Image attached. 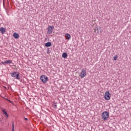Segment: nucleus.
I'll use <instances>...</instances> for the list:
<instances>
[{"label": "nucleus", "mask_w": 131, "mask_h": 131, "mask_svg": "<svg viewBox=\"0 0 131 131\" xmlns=\"http://www.w3.org/2000/svg\"><path fill=\"white\" fill-rule=\"evenodd\" d=\"M65 36H66V39H68V40H69V39L71 38V36L70 35V34L68 33L66 34Z\"/></svg>", "instance_id": "0eeeda50"}, {"label": "nucleus", "mask_w": 131, "mask_h": 131, "mask_svg": "<svg viewBox=\"0 0 131 131\" xmlns=\"http://www.w3.org/2000/svg\"><path fill=\"white\" fill-rule=\"evenodd\" d=\"M5 64H12V60H6L5 61Z\"/></svg>", "instance_id": "ddd939ff"}, {"label": "nucleus", "mask_w": 131, "mask_h": 131, "mask_svg": "<svg viewBox=\"0 0 131 131\" xmlns=\"http://www.w3.org/2000/svg\"><path fill=\"white\" fill-rule=\"evenodd\" d=\"M101 118L104 121L108 120V118H109V112L106 111L103 112L101 115Z\"/></svg>", "instance_id": "f257e3e1"}, {"label": "nucleus", "mask_w": 131, "mask_h": 131, "mask_svg": "<svg viewBox=\"0 0 131 131\" xmlns=\"http://www.w3.org/2000/svg\"><path fill=\"white\" fill-rule=\"evenodd\" d=\"M45 47L49 48V47H52V43L51 42H48L45 43Z\"/></svg>", "instance_id": "9d476101"}, {"label": "nucleus", "mask_w": 131, "mask_h": 131, "mask_svg": "<svg viewBox=\"0 0 131 131\" xmlns=\"http://www.w3.org/2000/svg\"><path fill=\"white\" fill-rule=\"evenodd\" d=\"M13 37H14V38H15L16 39L19 38V34H18V33H13Z\"/></svg>", "instance_id": "1a4fd4ad"}, {"label": "nucleus", "mask_w": 131, "mask_h": 131, "mask_svg": "<svg viewBox=\"0 0 131 131\" xmlns=\"http://www.w3.org/2000/svg\"><path fill=\"white\" fill-rule=\"evenodd\" d=\"M53 106L54 107V108H57V103H54Z\"/></svg>", "instance_id": "2eb2a0df"}, {"label": "nucleus", "mask_w": 131, "mask_h": 131, "mask_svg": "<svg viewBox=\"0 0 131 131\" xmlns=\"http://www.w3.org/2000/svg\"><path fill=\"white\" fill-rule=\"evenodd\" d=\"M11 76L13 77V78H16L17 80H20V74L17 72H13L10 73Z\"/></svg>", "instance_id": "f03ea898"}, {"label": "nucleus", "mask_w": 131, "mask_h": 131, "mask_svg": "<svg viewBox=\"0 0 131 131\" xmlns=\"http://www.w3.org/2000/svg\"><path fill=\"white\" fill-rule=\"evenodd\" d=\"M24 119H25V120H28V118H25Z\"/></svg>", "instance_id": "a211bd4d"}, {"label": "nucleus", "mask_w": 131, "mask_h": 131, "mask_svg": "<svg viewBox=\"0 0 131 131\" xmlns=\"http://www.w3.org/2000/svg\"><path fill=\"white\" fill-rule=\"evenodd\" d=\"M2 112H3V113H4L5 114V115H6V116L7 117H8V116H9V114H8V113H7V112H6V111H5V110H2Z\"/></svg>", "instance_id": "f8f14e48"}, {"label": "nucleus", "mask_w": 131, "mask_h": 131, "mask_svg": "<svg viewBox=\"0 0 131 131\" xmlns=\"http://www.w3.org/2000/svg\"><path fill=\"white\" fill-rule=\"evenodd\" d=\"M5 100H7V101H8V102H9L10 103H12V101H11L10 100L7 99V98H5Z\"/></svg>", "instance_id": "dca6fc26"}, {"label": "nucleus", "mask_w": 131, "mask_h": 131, "mask_svg": "<svg viewBox=\"0 0 131 131\" xmlns=\"http://www.w3.org/2000/svg\"><path fill=\"white\" fill-rule=\"evenodd\" d=\"M85 75H86V72L84 70V69L82 70L81 72L80 73V76L81 78H83Z\"/></svg>", "instance_id": "39448f33"}, {"label": "nucleus", "mask_w": 131, "mask_h": 131, "mask_svg": "<svg viewBox=\"0 0 131 131\" xmlns=\"http://www.w3.org/2000/svg\"><path fill=\"white\" fill-rule=\"evenodd\" d=\"M53 29L54 26L48 27L47 33H48V34H51L53 32Z\"/></svg>", "instance_id": "423d86ee"}, {"label": "nucleus", "mask_w": 131, "mask_h": 131, "mask_svg": "<svg viewBox=\"0 0 131 131\" xmlns=\"http://www.w3.org/2000/svg\"><path fill=\"white\" fill-rule=\"evenodd\" d=\"M118 58V56L117 55H115L114 57V60L115 61H116L117 60V58Z\"/></svg>", "instance_id": "4468645a"}, {"label": "nucleus", "mask_w": 131, "mask_h": 131, "mask_svg": "<svg viewBox=\"0 0 131 131\" xmlns=\"http://www.w3.org/2000/svg\"><path fill=\"white\" fill-rule=\"evenodd\" d=\"M1 64H4L5 65V64H6V62H5V61H4V62H1Z\"/></svg>", "instance_id": "f3484780"}, {"label": "nucleus", "mask_w": 131, "mask_h": 131, "mask_svg": "<svg viewBox=\"0 0 131 131\" xmlns=\"http://www.w3.org/2000/svg\"><path fill=\"white\" fill-rule=\"evenodd\" d=\"M111 98V94H110V92H109L108 91H106L104 94L105 100H110Z\"/></svg>", "instance_id": "20e7f679"}, {"label": "nucleus", "mask_w": 131, "mask_h": 131, "mask_svg": "<svg viewBox=\"0 0 131 131\" xmlns=\"http://www.w3.org/2000/svg\"><path fill=\"white\" fill-rule=\"evenodd\" d=\"M68 56V55L65 52H64L62 55V58H64V59H66L67 58Z\"/></svg>", "instance_id": "9b49d317"}, {"label": "nucleus", "mask_w": 131, "mask_h": 131, "mask_svg": "<svg viewBox=\"0 0 131 131\" xmlns=\"http://www.w3.org/2000/svg\"><path fill=\"white\" fill-rule=\"evenodd\" d=\"M0 31L2 34H4V33H6V29L4 28H0Z\"/></svg>", "instance_id": "6e6552de"}, {"label": "nucleus", "mask_w": 131, "mask_h": 131, "mask_svg": "<svg viewBox=\"0 0 131 131\" xmlns=\"http://www.w3.org/2000/svg\"><path fill=\"white\" fill-rule=\"evenodd\" d=\"M40 80H41L43 83H46L47 81H49V78L45 75H42L40 77Z\"/></svg>", "instance_id": "7ed1b4c3"}]
</instances>
